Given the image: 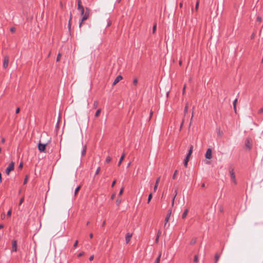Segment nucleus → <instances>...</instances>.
I'll return each mask as SVG.
<instances>
[{"instance_id": "f257e3e1", "label": "nucleus", "mask_w": 263, "mask_h": 263, "mask_svg": "<svg viewBox=\"0 0 263 263\" xmlns=\"http://www.w3.org/2000/svg\"><path fill=\"white\" fill-rule=\"evenodd\" d=\"M91 10L88 7H85V8H84V12L83 13L82 12L81 13V15L82 16V18L81 20V22L79 24V27L81 28V25L83 23V22L86 20L90 15Z\"/></svg>"}, {"instance_id": "f03ea898", "label": "nucleus", "mask_w": 263, "mask_h": 263, "mask_svg": "<svg viewBox=\"0 0 263 263\" xmlns=\"http://www.w3.org/2000/svg\"><path fill=\"white\" fill-rule=\"evenodd\" d=\"M48 142H42L41 140H40L38 143V149L41 153H45L46 152V147Z\"/></svg>"}, {"instance_id": "7ed1b4c3", "label": "nucleus", "mask_w": 263, "mask_h": 263, "mask_svg": "<svg viewBox=\"0 0 263 263\" xmlns=\"http://www.w3.org/2000/svg\"><path fill=\"white\" fill-rule=\"evenodd\" d=\"M229 173L231 176V178L233 181V182L235 184H237V181L235 177V172H234V168L233 165H230L229 167Z\"/></svg>"}, {"instance_id": "20e7f679", "label": "nucleus", "mask_w": 263, "mask_h": 263, "mask_svg": "<svg viewBox=\"0 0 263 263\" xmlns=\"http://www.w3.org/2000/svg\"><path fill=\"white\" fill-rule=\"evenodd\" d=\"M245 146L249 150L251 149L252 147V140L250 138H246L245 140Z\"/></svg>"}, {"instance_id": "39448f33", "label": "nucleus", "mask_w": 263, "mask_h": 263, "mask_svg": "<svg viewBox=\"0 0 263 263\" xmlns=\"http://www.w3.org/2000/svg\"><path fill=\"white\" fill-rule=\"evenodd\" d=\"M14 168V163L13 162H11L9 166L6 169V173L7 175H9V173L11 171H13Z\"/></svg>"}, {"instance_id": "423d86ee", "label": "nucleus", "mask_w": 263, "mask_h": 263, "mask_svg": "<svg viewBox=\"0 0 263 263\" xmlns=\"http://www.w3.org/2000/svg\"><path fill=\"white\" fill-rule=\"evenodd\" d=\"M205 157L208 159H211L212 158V152L211 148H208L205 153Z\"/></svg>"}, {"instance_id": "0eeeda50", "label": "nucleus", "mask_w": 263, "mask_h": 263, "mask_svg": "<svg viewBox=\"0 0 263 263\" xmlns=\"http://www.w3.org/2000/svg\"><path fill=\"white\" fill-rule=\"evenodd\" d=\"M9 60V59L8 56H5L4 58L3 65L4 68L6 69L7 68V67L8 66Z\"/></svg>"}, {"instance_id": "6e6552de", "label": "nucleus", "mask_w": 263, "mask_h": 263, "mask_svg": "<svg viewBox=\"0 0 263 263\" xmlns=\"http://www.w3.org/2000/svg\"><path fill=\"white\" fill-rule=\"evenodd\" d=\"M78 2V9L82 12V13L84 12V7L82 5L81 0H77Z\"/></svg>"}, {"instance_id": "1a4fd4ad", "label": "nucleus", "mask_w": 263, "mask_h": 263, "mask_svg": "<svg viewBox=\"0 0 263 263\" xmlns=\"http://www.w3.org/2000/svg\"><path fill=\"white\" fill-rule=\"evenodd\" d=\"M12 252L17 251V241L16 240H13L12 241Z\"/></svg>"}, {"instance_id": "9d476101", "label": "nucleus", "mask_w": 263, "mask_h": 263, "mask_svg": "<svg viewBox=\"0 0 263 263\" xmlns=\"http://www.w3.org/2000/svg\"><path fill=\"white\" fill-rule=\"evenodd\" d=\"M132 236H133V234L132 233H127L126 234V235H125V241H126V243H128L130 241V239H131Z\"/></svg>"}, {"instance_id": "9b49d317", "label": "nucleus", "mask_w": 263, "mask_h": 263, "mask_svg": "<svg viewBox=\"0 0 263 263\" xmlns=\"http://www.w3.org/2000/svg\"><path fill=\"white\" fill-rule=\"evenodd\" d=\"M122 79L123 77L121 76H118L115 79L114 81L113 82L112 85H115L116 84H117Z\"/></svg>"}, {"instance_id": "f8f14e48", "label": "nucleus", "mask_w": 263, "mask_h": 263, "mask_svg": "<svg viewBox=\"0 0 263 263\" xmlns=\"http://www.w3.org/2000/svg\"><path fill=\"white\" fill-rule=\"evenodd\" d=\"M171 210H169L168 211V214H167L165 218V223H164V227L166 226V223H167V222L168 221L169 219H170V216H171Z\"/></svg>"}, {"instance_id": "ddd939ff", "label": "nucleus", "mask_w": 263, "mask_h": 263, "mask_svg": "<svg viewBox=\"0 0 263 263\" xmlns=\"http://www.w3.org/2000/svg\"><path fill=\"white\" fill-rule=\"evenodd\" d=\"M220 256V254L216 253L214 256V263H217Z\"/></svg>"}, {"instance_id": "4468645a", "label": "nucleus", "mask_w": 263, "mask_h": 263, "mask_svg": "<svg viewBox=\"0 0 263 263\" xmlns=\"http://www.w3.org/2000/svg\"><path fill=\"white\" fill-rule=\"evenodd\" d=\"M160 177H159L157 178L156 180V183H155V186H154V190L155 192L156 191L157 189V187H158V183L160 181Z\"/></svg>"}, {"instance_id": "2eb2a0df", "label": "nucleus", "mask_w": 263, "mask_h": 263, "mask_svg": "<svg viewBox=\"0 0 263 263\" xmlns=\"http://www.w3.org/2000/svg\"><path fill=\"white\" fill-rule=\"evenodd\" d=\"M188 212H189V209H186L184 210V212L183 213V214L182 215V219H184L186 217Z\"/></svg>"}, {"instance_id": "dca6fc26", "label": "nucleus", "mask_w": 263, "mask_h": 263, "mask_svg": "<svg viewBox=\"0 0 263 263\" xmlns=\"http://www.w3.org/2000/svg\"><path fill=\"white\" fill-rule=\"evenodd\" d=\"M189 158H190V157H188L186 156L185 159L184 160V162H183L184 165L186 167H187V163L189 160Z\"/></svg>"}, {"instance_id": "f3484780", "label": "nucleus", "mask_w": 263, "mask_h": 263, "mask_svg": "<svg viewBox=\"0 0 263 263\" xmlns=\"http://www.w3.org/2000/svg\"><path fill=\"white\" fill-rule=\"evenodd\" d=\"M193 146L192 145H190V149L189 150V153L187 154V156L190 157L191 155L193 153Z\"/></svg>"}, {"instance_id": "a211bd4d", "label": "nucleus", "mask_w": 263, "mask_h": 263, "mask_svg": "<svg viewBox=\"0 0 263 263\" xmlns=\"http://www.w3.org/2000/svg\"><path fill=\"white\" fill-rule=\"evenodd\" d=\"M125 154L124 153H123L122 156H121L120 157V159L119 160V161L118 162V166H120L122 161H123V160L124 159V157H125Z\"/></svg>"}, {"instance_id": "6ab92c4d", "label": "nucleus", "mask_w": 263, "mask_h": 263, "mask_svg": "<svg viewBox=\"0 0 263 263\" xmlns=\"http://www.w3.org/2000/svg\"><path fill=\"white\" fill-rule=\"evenodd\" d=\"M86 145H85L83 146V149L81 152V154H82V156H84L86 154Z\"/></svg>"}, {"instance_id": "aec40b11", "label": "nucleus", "mask_w": 263, "mask_h": 263, "mask_svg": "<svg viewBox=\"0 0 263 263\" xmlns=\"http://www.w3.org/2000/svg\"><path fill=\"white\" fill-rule=\"evenodd\" d=\"M237 101V99H235L234 100V101H233V108H234V110H235V111L236 112V102Z\"/></svg>"}, {"instance_id": "412c9836", "label": "nucleus", "mask_w": 263, "mask_h": 263, "mask_svg": "<svg viewBox=\"0 0 263 263\" xmlns=\"http://www.w3.org/2000/svg\"><path fill=\"white\" fill-rule=\"evenodd\" d=\"M177 194V190L176 189V190H175V195H174V196L173 197V199H172V205H174V204L175 198V197H176V196Z\"/></svg>"}, {"instance_id": "4be33fe9", "label": "nucleus", "mask_w": 263, "mask_h": 263, "mask_svg": "<svg viewBox=\"0 0 263 263\" xmlns=\"http://www.w3.org/2000/svg\"><path fill=\"white\" fill-rule=\"evenodd\" d=\"M161 256V254H159V255H158V256L157 257V258L156 259L155 263H160Z\"/></svg>"}, {"instance_id": "5701e85b", "label": "nucleus", "mask_w": 263, "mask_h": 263, "mask_svg": "<svg viewBox=\"0 0 263 263\" xmlns=\"http://www.w3.org/2000/svg\"><path fill=\"white\" fill-rule=\"evenodd\" d=\"M98 104H99V102L98 101H94L93 104V108H97L98 106Z\"/></svg>"}, {"instance_id": "b1692460", "label": "nucleus", "mask_w": 263, "mask_h": 263, "mask_svg": "<svg viewBox=\"0 0 263 263\" xmlns=\"http://www.w3.org/2000/svg\"><path fill=\"white\" fill-rule=\"evenodd\" d=\"M81 188V186L79 185L78 187H76L74 191V195L76 196L78 192L79 191L80 189Z\"/></svg>"}, {"instance_id": "393cba45", "label": "nucleus", "mask_w": 263, "mask_h": 263, "mask_svg": "<svg viewBox=\"0 0 263 263\" xmlns=\"http://www.w3.org/2000/svg\"><path fill=\"white\" fill-rule=\"evenodd\" d=\"M187 110H188V103L187 102L185 104L184 109V113L185 115L187 113Z\"/></svg>"}, {"instance_id": "a878e982", "label": "nucleus", "mask_w": 263, "mask_h": 263, "mask_svg": "<svg viewBox=\"0 0 263 263\" xmlns=\"http://www.w3.org/2000/svg\"><path fill=\"white\" fill-rule=\"evenodd\" d=\"M122 200L120 198H118L116 201V204L117 206H119L121 203Z\"/></svg>"}, {"instance_id": "bb28decb", "label": "nucleus", "mask_w": 263, "mask_h": 263, "mask_svg": "<svg viewBox=\"0 0 263 263\" xmlns=\"http://www.w3.org/2000/svg\"><path fill=\"white\" fill-rule=\"evenodd\" d=\"M101 112V109H98L95 114V117H97L100 115V114Z\"/></svg>"}, {"instance_id": "cd10ccee", "label": "nucleus", "mask_w": 263, "mask_h": 263, "mask_svg": "<svg viewBox=\"0 0 263 263\" xmlns=\"http://www.w3.org/2000/svg\"><path fill=\"white\" fill-rule=\"evenodd\" d=\"M133 85L135 86H137L138 84V79L137 78H135L133 80Z\"/></svg>"}, {"instance_id": "c85d7f7f", "label": "nucleus", "mask_w": 263, "mask_h": 263, "mask_svg": "<svg viewBox=\"0 0 263 263\" xmlns=\"http://www.w3.org/2000/svg\"><path fill=\"white\" fill-rule=\"evenodd\" d=\"M157 28V24L155 23L153 27V33H155Z\"/></svg>"}, {"instance_id": "c756f323", "label": "nucleus", "mask_w": 263, "mask_h": 263, "mask_svg": "<svg viewBox=\"0 0 263 263\" xmlns=\"http://www.w3.org/2000/svg\"><path fill=\"white\" fill-rule=\"evenodd\" d=\"M152 197H153L152 193L149 194L148 195V199H147L148 203L150 202L152 198Z\"/></svg>"}, {"instance_id": "7c9ffc66", "label": "nucleus", "mask_w": 263, "mask_h": 263, "mask_svg": "<svg viewBox=\"0 0 263 263\" xmlns=\"http://www.w3.org/2000/svg\"><path fill=\"white\" fill-rule=\"evenodd\" d=\"M177 173H178V171L177 170H175V172H174V174L173 175V177H172L173 179H176V175H177Z\"/></svg>"}, {"instance_id": "2f4dec72", "label": "nucleus", "mask_w": 263, "mask_h": 263, "mask_svg": "<svg viewBox=\"0 0 263 263\" xmlns=\"http://www.w3.org/2000/svg\"><path fill=\"white\" fill-rule=\"evenodd\" d=\"M198 261V256L197 255H195L194 256V261L195 262H197Z\"/></svg>"}, {"instance_id": "473e14b6", "label": "nucleus", "mask_w": 263, "mask_h": 263, "mask_svg": "<svg viewBox=\"0 0 263 263\" xmlns=\"http://www.w3.org/2000/svg\"><path fill=\"white\" fill-rule=\"evenodd\" d=\"M10 30L12 33H14L15 32L16 29L15 27H12L10 28Z\"/></svg>"}, {"instance_id": "72a5a7b5", "label": "nucleus", "mask_w": 263, "mask_h": 263, "mask_svg": "<svg viewBox=\"0 0 263 263\" xmlns=\"http://www.w3.org/2000/svg\"><path fill=\"white\" fill-rule=\"evenodd\" d=\"M111 160V158L110 156H108L107 157L106 159V162L107 163H109Z\"/></svg>"}, {"instance_id": "f704fd0d", "label": "nucleus", "mask_w": 263, "mask_h": 263, "mask_svg": "<svg viewBox=\"0 0 263 263\" xmlns=\"http://www.w3.org/2000/svg\"><path fill=\"white\" fill-rule=\"evenodd\" d=\"M111 23H112L111 21H110V20L108 19L107 20V27L110 26L111 25Z\"/></svg>"}, {"instance_id": "c9c22d12", "label": "nucleus", "mask_w": 263, "mask_h": 263, "mask_svg": "<svg viewBox=\"0 0 263 263\" xmlns=\"http://www.w3.org/2000/svg\"><path fill=\"white\" fill-rule=\"evenodd\" d=\"M61 56V54L60 53H59L58 54V56H57V59H56L57 62H59L60 60Z\"/></svg>"}, {"instance_id": "e433bc0d", "label": "nucleus", "mask_w": 263, "mask_h": 263, "mask_svg": "<svg viewBox=\"0 0 263 263\" xmlns=\"http://www.w3.org/2000/svg\"><path fill=\"white\" fill-rule=\"evenodd\" d=\"M24 197H22L20 200V202H19V205H21L22 203L24 202Z\"/></svg>"}, {"instance_id": "4c0bfd02", "label": "nucleus", "mask_w": 263, "mask_h": 263, "mask_svg": "<svg viewBox=\"0 0 263 263\" xmlns=\"http://www.w3.org/2000/svg\"><path fill=\"white\" fill-rule=\"evenodd\" d=\"M100 169H101V168H100V167H98L97 168V170H96V173H95V175H98V174L99 173V172H100Z\"/></svg>"}, {"instance_id": "58836bf2", "label": "nucleus", "mask_w": 263, "mask_h": 263, "mask_svg": "<svg viewBox=\"0 0 263 263\" xmlns=\"http://www.w3.org/2000/svg\"><path fill=\"white\" fill-rule=\"evenodd\" d=\"M256 21L259 22V23H260L261 21V17L260 16H258L257 17V19H256Z\"/></svg>"}, {"instance_id": "ea45409f", "label": "nucleus", "mask_w": 263, "mask_h": 263, "mask_svg": "<svg viewBox=\"0 0 263 263\" xmlns=\"http://www.w3.org/2000/svg\"><path fill=\"white\" fill-rule=\"evenodd\" d=\"M124 191V188L123 187H122L119 192V196H121L122 195V194L123 193V192Z\"/></svg>"}, {"instance_id": "a19ab883", "label": "nucleus", "mask_w": 263, "mask_h": 263, "mask_svg": "<svg viewBox=\"0 0 263 263\" xmlns=\"http://www.w3.org/2000/svg\"><path fill=\"white\" fill-rule=\"evenodd\" d=\"M196 239H193L191 241V242H190V244L191 245H194L195 242H196Z\"/></svg>"}, {"instance_id": "79ce46f5", "label": "nucleus", "mask_w": 263, "mask_h": 263, "mask_svg": "<svg viewBox=\"0 0 263 263\" xmlns=\"http://www.w3.org/2000/svg\"><path fill=\"white\" fill-rule=\"evenodd\" d=\"M11 215V210H9L7 212V216H8V217H10Z\"/></svg>"}, {"instance_id": "37998d69", "label": "nucleus", "mask_w": 263, "mask_h": 263, "mask_svg": "<svg viewBox=\"0 0 263 263\" xmlns=\"http://www.w3.org/2000/svg\"><path fill=\"white\" fill-rule=\"evenodd\" d=\"M199 1H197V2H196V6H195V9H196V10H198V6H199Z\"/></svg>"}, {"instance_id": "c03bdc74", "label": "nucleus", "mask_w": 263, "mask_h": 263, "mask_svg": "<svg viewBox=\"0 0 263 263\" xmlns=\"http://www.w3.org/2000/svg\"><path fill=\"white\" fill-rule=\"evenodd\" d=\"M263 112V107L261 108L258 111V114H261Z\"/></svg>"}, {"instance_id": "a18cd8bd", "label": "nucleus", "mask_w": 263, "mask_h": 263, "mask_svg": "<svg viewBox=\"0 0 263 263\" xmlns=\"http://www.w3.org/2000/svg\"><path fill=\"white\" fill-rule=\"evenodd\" d=\"M27 180H28V176H26L25 177V178L24 180V182H23L24 184H26L27 183Z\"/></svg>"}, {"instance_id": "49530a36", "label": "nucleus", "mask_w": 263, "mask_h": 263, "mask_svg": "<svg viewBox=\"0 0 263 263\" xmlns=\"http://www.w3.org/2000/svg\"><path fill=\"white\" fill-rule=\"evenodd\" d=\"M84 253L83 252H80L78 254V257H80L84 255Z\"/></svg>"}, {"instance_id": "de8ad7c7", "label": "nucleus", "mask_w": 263, "mask_h": 263, "mask_svg": "<svg viewBox=\"0 0 263 263\" xmlns=\"http://www.w3.org/2000/svg\"><path fill=\"white\" fill-rule=\"evenodd\" d=\"M20 111V109L19 107H17L16 109V110H15V113L16 114H18Z\"/></svg>"}, {"instance_id": "09e8293b", "label": "nucleus", "mask_w": 263, "mask_h": 263, "mask_svg": "<svg viewBox=\"0 0 263 263\" xmlns=\"http://www.w3.org/2000/svg\"><path fill=\"white\" fill-rule=\"evenodd\" d=\"M115 196H116V194L114 193V194H112L111 196V200H113L114 199V198L115 197Z\"/></svg>"}, {"instance_id": "8fccbe9b", "label": "nucleus", "mask_w": 263, "mask_h": 263, "mask_svg": "<svg viewBox=\"0 0 263 263\" xmlns=\"http://www.w3.org/2000/svg\"><path fill=\"white\" fill-rule=\"evenodd\" d=\"M78 243V241L76 240L73 244V247L76 248L77 246Z\"/></svg>"}, {"instance_id": "3c124183", "label": "nucleus", "mask_w": 263, "mask_h": 263, "mask_svg": "<svg viewBox=\"0 0 263 263\" xmlns=\"http://www.w3.org/2000/svg\"><path fill=\"white\" fill-rule=\"evenodd\" d=\"M5 142V138H4V137H2V139H1V143H4Z\"/></svg>"}, {"instance_id": "603ef678", "label": "nucleus", "mask_w": 263, "mask_h": 263, "mask_svg": "<svg viewBox=\"0 0 263 263\" xmlns=\"http://www.w3.org/2000/svg\"><path fill=\"white\" fill-rule=\"evenodd\" d=\"M71 14H70V19H69V23H68L69 28H70V20H71Z\"/></svg>"}, {"instance_id": "864d4df0", "label": "nucleus", "mask_w": 263, "mask_h": 263, "mask_svg": "<svg viewBox=\"0 0 263 263\" xmlns=\"http://www.w3.org/2000/svg\"><path fill=\"white\" fill-rule=\"evenodd\" d=\"M161 231H158V233L157 234V236L159 237L160 235H161Z\"/></svg>"}, {"instance_id": "5fc2aeb1", "label": "nucleus", "mask_w": 263, "mask_h": 263, "mask_svg": "<svg viewBox=\"0 0 263 263\" xmlns=\"http://www.w3.org/2000/svg\"><path fill=\"white\" fill-rule=\"evenodd\" d=\"M93 257H93V255H91V256H90L89 257V260L90 261L92 260L93 259Z\"/></svg>"}, {"instance_id": "6e6d98bb", "label": "nucleus", "mask_w": 263, "mask_h": 263, "mask_svg": "<svg viewBox=\"0 0 263 263\" xmlns=\"http://www.w3.org/2000/svg\"><path fill=\"white\" fill-rule=\"evenodd\" d=\"M159 237L156 236V239H155V242H156V243H158V241H159Z\"/></svg>"}, {"instance_id": "4d7b16f0", "label": "nucleus", "mask_w": 263, "mask_h": 263, "mask_svg": "<svg viewBox=\"0 0 263 263\" xmlns=\"http://www.w3.org/2000/svg\"><path fill=\"white\" fill-rule=\"evenodd\" d=\"M116 180H114V181H113V182H112V184H111V187H112L114 186V185H115V183H116Z\"/></svg>"}, {"instance_id": "13d9d810", "label": "nucleus", "mask_w": 263, "mask_h": 263, "mask_svg": "<svg viewBox=\"0 0 263 263\" xmlns=\"http://www.w3.org/2000/svg\"><path fill=\"white\" fill-rule=\"evenodd\" d=\"M23 167V163H21L20 164H19V166H18V168L21 169Z\"/></svg>"}, {"instance_id": "bf43d9fd", "label": "nucleus", "mask_w": 263, "mask_h": 263, "mask_svg": "<svg viewBox=\"0 0 263 263\" xmlns=\"http://www.w3.org/2000/svg\"><path fill=\"white\" fill-rule=\"evenodd\" d=\"M185 91V85H184L183 88V91H182L183 94H184Z\"/></svg>"}, {"instance_id": "052dcab7", "label": "nucleus", "mask_w": 263, "mask_h": 263, "mask_svg": "<svg viewBox=\"0 0 263 263\" xmlns=\"http://www.w3.org/2000/svg\"><path fill=\"white\" fill-rule=\"evenodd\" d=\"M205 183H202L201 184V187H203H203H205Z\"/></svg>"}, {"instance_id": "680f3d73", "label": "nucleus", "mask_w": 263, "mask_h": 263, "mask_svg": "<svg viewBox=\"0 0 263 263\" xmlns=\"http://www.w3.org/2000/svg\"><path fill=\"white\" fill-rule=\"evenodd\" d=\"M105 225V221H104L102 224V227H104Z\"/></svg>"}, {"instance_id": "e2e57ef3", "label": "nucleus", "mask_w": 263, "mask_h": 263, "mask_svg": "<svg viewBox=\"0 0 263 263\" xmlns=\"http://www.w3.org/2000/svg\"><path fill=\"white\" fill-rule=\"evenodd\" d=\"M89 237L90 238H92L93 237V234L92 233H90L89 234Z\"/></svg>"}, {"instance_id": "0e129e2a", "label": "nucleus", "mask_w": 263, "mask_h": 263, "mask_svg": "<svg viewBox=\"0 0 263 263\" xmlns=\"http://www.w3.org/2000/svg\"><path fill=\"white\" fill-rule=\"evenodd\" d=\"M4 225H3V224H0V229H2V228H4Z\"/></svg>"}, {"instance_id": "69168bd1", "label": "nucleus", "mask_w": 263, "mask_h": 263, "mask_svg": "<svg viewBox=\"0 0 263 263\" xmlns=\"http://www.w3.org/2000/svg\"><path fill=\"white\" fill-rule=\"evenodd\" d=\"M2 182V174L0 173V182Z\"/></svg>"}, {"instance_id": "338daca9", "label": "nucleus", "mask_w": 263, "mask_h": 263, "mask_svg": "<svg viewBox=\"0 0 263 263\" xmlns=\"http://www.w3.org/2000/svg\"><path fill=\"white\" fill-rule=\"evenodd\" d=\"M179 6H180V7H182L183 6V4H182V3H180L179 4Z\"/></svg>"}, {"instance_id": "774afa93", "label": "nucleus", "mask_w": 263, "mask_h": 263, "mask_svg": "<svg viewBox=\"0 0 263 263\" xmlns=\"http://www.w3.org/2000/svg\"><path fill=\"white\" fill-rule=\"evenodd\" d=\"M179 65H181V64H182V61H179Z\"/></svg>"}]
</instances>
